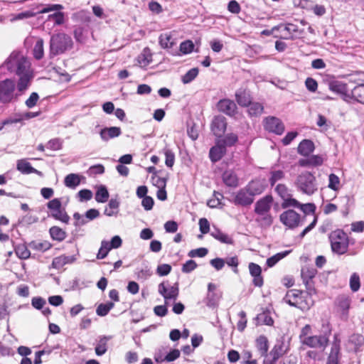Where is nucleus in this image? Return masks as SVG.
<instances>
[{
    "instance_id": "24",
    "label": "nucleus",
    "mask_w": 364,
    "mask_h": 364,
    "mask_svg": "<svg viewBox=\"0 0 364 364\" xmlns=\"http://www.w3.org/2000/svg\"><path fill=\"white\" fill-rule=\"evenodd\" d=\"M223 183L228 187L235 188L239 184L237 174L232 170H226L222 175Z\"/></svg>"
},
{
    "instance_id": "16",
    "label": "nucleus",
    "mask_w": 364,
    "mask_h": 364,
    "mask_svg": "<svg viewBox=\"0 0 364 364\" xmlns=\"http://www.w3.org/2000/svg\"><path fill=\"white\" fill-rule=\"evenodd\" d=\"M248 268L250 275L253 277L252 284L255 287H261L264 284L261 267L256 263L250 262Z\"/></svg>"
},
{
    "instance_id": "35",
    "label": "nucleus",
    "mask_w": 364,
    "mask_h": 364,
    "mask_svg": "<svg viewBox=\"0 0 364 364\" xmlns=\"http://www.w3.org/2000/svg\"><path fill=\"white\" fill-rule=\"evenodd\" d=\"M109 194L107 188L104 185H100L97 187L95 193V200L98 203H105L109 198Z\"/></svg>"
},
{
    "instance_id": "39",
    "label": "nucleus",
    "mask_w": 364,
    "mask_h": 364,
    "mask_svg": "<svg viewBox=\"0 0 364 364\" xmlns=\"http://www.w3.org/2000/svg\"><path fill=\"white\" fill-rule=\"evenodd\" d=\"M224 147L232 146L238 141V136L236 134L230 133L224 136L221 139L218 140Z\"/></svg>"
},
{
    "instance_id": "40",
    "label": "nucleus",
    "mask_w": 364,
    "mask_h": 364,
    "mask_svg": "<svg viewBox=\"0 0 364 364\" xmlns=\"http://www.w3.org/2000/svg\"><path fill=\"white\" fill-rule=\"evenodd\" d=\"M290 250H286L284 252H279L270 257H269L267 259L266 264L268 267H274L279 260L284 258L286 256H287Z\"/></svg>"
},
{
    "instance_id": "17",
    "label": "nucleus",
    "mask_w": 364,
    "mask_h": 364,
    "mask_svg": "<svg viewBox=\"0 0 364 364\" xmlns=\"http://www.w3.org/2000/svg\"><path fill=\"white\" fill-rule=\"evenodd\" d=\"M323 159L321 155H309L307 158L301 159L298 164L301 167H316L322 165Z\"/></svg>"
},
{
    "instance_id": "37",
    "label": "nucleus",
    "mask_w": 364,
    "mask_h": 364,
    "mask_svg": "<svg viewBox=\"0 0 364 364\" xmlns=\"http://www.w3.org/2000/svg\"><path fill=\"white\" fill-rule=\"evenodd\" d=\"M248 107L247 112L250 117H258L262 114L264 110L263 105L259 102H250Z\"/></svg>"
},
{
    "instance_id": "42",
    "label": "nucleus",
    "mask_w": 364,
    "mask_h": 364,
    "mask_svg": "<svg viewBox=\"0 0 364 364\" xmlns=\"http://www.w3.org/2000/svg\"><path fill=\"white\" fill-rule=\"evenodd\" d=\"M43 43H44V41L42 38L38 39L35 43V46H34V48L33 50V56L36 60H41L43 57V55H44Z\"/></svg>"
},
{
    "instance_id": "11",
    "label": "nucleus",
    "mask_w": 364,
    "mask_h": 364,
    "mask_svg": "<svg viewBox=\"0 0 364 364\" xmlns=\"http://www.w3.org/2000/svg\"><path fill=\"white\" fill-rule=\"evenodd\" d=\"M301 343L311 348H321L323 351L328 346L329 340H327L321 334L314 335L304 338Z\"/></svg>"
},
{
    "instance_id": "10",
    "label": "nucleus",
    "mask_w": 364,
    "mask_h": 364,
    "mask_svg": "<svg viewBox=\"0 0 364 364\" xmlns=\"http://www.w3.org/2000/svg\"><path fill=\"white\" fill-rule=\"evenodd\" d=\"M264 128L269 132L281 135L284 131V125L281 119L276 117H267L264 119Z\"/></svg>"
},
{
    "instance_id": "48",
    "label": "nucleus",
    "mask_w": 364,
    "mask_h": 364,
    "mask_svg": "<svg viewBox=\"0 0 364 364\" xmlns=\"http://www.w3.org/2000/svg\"><path fill=\"white\" fill-rule=\"evenodd\" d=\"M48 20L53 21L55 25H62L65 22V13L61 12L60 11H57L56 12L48 15Z\"/></svg>"
},
{
    "instance_id": "5",
    "label": "nucleus",
    "mask_w": 364,
    "mask_h": 364,
    "mask_svg": "<svg viewBox=\"0 0 364 364\" xmlns=\"http://www.w3.org/2000/svg\"><path fill=\"white\" fill-rule=\"evenodd\" d=\"M331 250L338 255L345 254L348 249L349 240L347 234L342 230L337 229L329 235Z\"/></svg>"
},
{
    "instance_id": "55",
    "label": "nucleus",
    "mask_w": 364,
    "mask_h": 364,
    "mask_svg": "<svg viewBox=\"0 0 364 364\" xmlns=\"http://www.w3.org/2000/svg\"><path fill=\"white\" fill-rule=\"evenodd\" d=\"M332 333V326L328 321H322L321 323V335L327 340H329Z\"/></svg>"
},
{
    "instance_id": "20",
    "label": "nucleus",
    "mask_w": 364,
    "mask_h": 364,
    "mask_svg": "<svg viewBox=\"0 0 364 364\" xmlns=\"http://www.w3.org/2000/svg\"><path fill=\"white\" fill-rule=\"evenodd\" d=\"M245 187L247 188V190L249 191L255 197V196L260 195L264 192L266 185L264 181L255 179L249 182Z\"/></svg>"
},
{
    "instance_id": "32",
    "label": "nucleus",
    "mask_w": 364,
    "mask_h": 364,
    "mask_svg": "<svg viewBox=\"0 0 364 364\" xmlns=\"http://www.w3.org/2000/svg\"><path fill=\"white\" fill-rule=\"evenodd\" d=\"M159 42L163 48H171L176 44L170 33H161L159 38Z\"/></svg>"
},
{
    "instance_id": "30",
    "label": "nucleus",
    "mask_w": 364,
    "mask_h": 364,
    "mask_svg": "<svg viewBox=\"0 0 364 364\" xmlns=\"http://www.w3.org/2000/svg\"><path fill=\"white\" fill-rule=\"evenodd\" d=\"M49 233L50 237L58 242L63 241L67 237L66 232L58 226L51 227L49 230Z\"/></svg>"
},
{
    "instance_id": "64",
    "label": "nucleus",
    "mask_w": 364,
    "mask_h": 364,
    "mask_svg": "<svg viewBox=\"0 0 364 364\" xmlns=\"http://www.w3.org/2000/svg\"><path fill=\"white\" fill-rule=\"evenodd\" d=\"M39 100V95L37 92H32L29 97L26 100L25 105L26 106L31 109L35 107Z\"/></svg>"
},
{
    "instance_id": "12",
    "label": "nucleus",
    "mask_w": 364,
    "mask_h": 364,
    "mask_svg": "<svg viewBox=\"0 0 364 364\" xmlns=\"http://www.w3.org/2000/svg\"><path fill=\"white\" fill-rule=\"evenodd\" d=\"M159 293L164 298L165 301L176 300L179 294L178 284L176 283L169 289L165 285V282H161L158 287Z\"/></svg>"
},
{
    "instance_id": "14",
    "label": "nucleus",
    "mask_w": 364,
    "mask_h": 364,
    "mask_svg": "<svg viewBox=\"0 0 364 364\" xmlns=\"http://www.w3.org/2000/svg\"><path fill=\"white\" fill-rule=\"evenodd\" d=\"M227 128V122L225 117L215 116L211 123V131L217 137H222Z\"/></svg>"
},
{
    "instance_id": "47",
    "label": "nucleus",
    "mask_w": 364,
    "mask_h": 364,
    "mask_svg": "<svg viewBox=\"0 0 364 364\" xmlns=\"http://www.w3.org/2000/svg\"><path fill=\"white\" fill-rule=\"evenodd\" d=\"M135 274L138 279L144 281L151 276L152 272L151 268L148 265H146L144 268H137L135 271Z\"/></svg>"
},
{
    "instance_id": "43",
    "label": "nucleus",
    "mask_w": 364,
    "mask_h": 364,
    "mask_svg": "<svg viewBox=\"0 0 364 364\" xmlns=\"http://www.w3.org/2000/svg\"><path fill=\"white\" fill-rule=\"evenodd\" d=\"M14 250L17 257L21 259H26L29 258L31 255V252L28 247L23 244L16 246Z\"/></svg>"
},
{
    "instance_id": "26",
    "label": "nucleus",
    "mask_w": 364,
    "mask_h": 364,
    "mask_svg": "<svg viewBox=\"0 0 364 364\" xmlns=\"http://www.w3.org/2000/svg\"><path fill=\"white\" fill-rule=\"evenodd\" d=\"M112 339L110 336H100L97 340L95 353L98 356L104 355L107 350V342Z\"/></svg>"
},
{
    "instance_id": "2",
    "label": "nucleus",
    "mask_w": 364,
    "mask_h": 364,
    "mask_svg": "<svg viewBox=\"0 0 364 364\" xmlns=\"http://www.w3.org/2000/svg\"><path fill=\"white\" fill-rule=\"evenodd\" d=\"M297 190L303 194L313 195L318 190V183L315 176L307 171L299 173L295 181Z\"/></svg>"
},
{
    "instance_id": "13",
    "label": "nucleus",
    "mask_w": 364,
    "mask_h": 364,
    "mask_svg": "<svg viewBox=\"0 0 364 364\" xmlns=\"http://www.w3.org/2000/svg\"><path fill=\"white\" fill-rule=\"evenodd\" d=\"M253 201L254 196L247 190L246 187L239 190L234 198V203L241 206H248L251 205Z\"/></svg>"
},
{
    "instance_id": "50",
    "label": "nucleus",
    "mask_w": 364,
    "mask_h": 364,
    "mask_svg": "<svg viewBox=\"0 0 364 364\" xmlns=\"http://www.w3.org/2000/svg\"><path fill=\"white\" fill-rule=\"evenodd\" d=\"M164 152L166 157L165 164L167 167L171 168L175 162V154L172 150L168 148H165Z\"/></svg>"
},
{
    "instance_id": "1",
    "label": "nucleus",
    "mask_w": 364,
    "mask_h": 364,
    "mask_svg": "<svg viewBox=\"0 0 364 364\" xmlns=\"http://www.w3.org/2000/svg\"><path fill=\"white\" fill-rule=\"evenodd\" d=\"M6 68L11 73L18 76L16 82L13 79L6 78L0 80V102L9 104L17 101L31 86L33 74L31 68V63L20 52L14 51L0 66V73Z\"/></svg>"
},
{
    "instance_id": "41",
    "label": "nucleus",
    "mask_w": 364,
    "mask_h": 364,
    "mask_svg": "<svg viewBox=\"0 0 364 364\" xmlns=\"http://www.w3.org/2000/svg\"><path fill=\"white\" fill-rule=\"evenodd\" d=\"M87 33V30L83 27H76L73 32L74 38L78 43H85L86 41Z\"/></svg>"
},
{
    "instance_id": "57",
    "label": "nucleus",
    "mask_w": 364,
    "mask_h": 364,
    "mask_svg": "<svg viewBox=\"0 0 364 364\" xmlns=\"http://www.w3.org/2000/svg\"><path fill=\"white\" fill-rule=\"evenodd\" d=\"M305 287H306V291H304V294L307 298L311 299V296L314 294H316V290L314 287V282L313 280L309 281H303Z\"/></svg>"
},
{
    "instance_id": "53",
    "label": "nucleus",
    "mask_w": 364,
    "mask_h": 364,
    "mask_svg": "<svg viewBox=\"0 0 364 364\" xmlns=\"http://www.w3.org/2000/svg\"><path fill=\"white\" fill-rule=\"evenodd\" d=\"M110 250V247H108V241L102 240L100 248L97 254V258L99 259L105 258Z\"/></svg>"
},
{
    "instance_id": "29",
    "label": "nucleus",
    "mask_w": 364,
    "mask_h": 364,
    "mask_svg": "<svg viewBox=\"0 0 364 364\" xmlns=\"http://www.w3.org/2000/svg\"><path fill=\"white\" fill-rule=\"evenodd\" d=\"M74 260L73 256L61 255L53 259L52 266L53 268L59 269L66 264L72 263Z\"/></svg>"
},
{
    "instance_id": "61",
    "label": "nucleus",
    "mask_w": 364,
    "mask_h": 364,
    "mask_svg": "<svg viewBox=\"0 0 364 364\" xmlns=\"http://www.w3.org/2000/svg\"><path fill=\"white\" fill-rule=\"evenodd\" d=\"M208 253V250L205 247H200L198 249L191 250L188 256L190 257H203Z\"/></svg>"
},
{
    "instance_id": "44",
    "label": "nucleus",
    "mask_w": 364,
    "mask_h": 364,
    "mask_svg": "<svg viewBox=\"0 0 364 364\" xmlns=\"http://www.w3.org/2000/svg\"><path fill=\"white\" fill-rule=\"evenodd\" d=\"M29 247L35 250L45 252L52 247L51 244L48 241L36 242L32 241L29 243Z\"/></svg>"
},
{
    "instance_id": "7",
    "label": "nucleus",
    "mask_w": 364,
    "mask_h": 364,
    "mask_svg": "<svg viewBox=\"0 0 364 364\" xmlns=\"http://www.w3.org/2000/svg\"><path fill=\"white\" fill-rule=\"evenodd\" d=\"M273 198L271 195H267L258 200L255 205V213L258 215H263V219L269 224L272 223V218L269 212L272 207Z\"/></svg>"
},
{
    "instance_id": "60",
    "label": "nucleus",
    "mask_w": 364,
    "mask_h": 364,
    "mask_svg": "<svg viewBox=\"0 0 364 364\" xmlns=\"http://www.w3.org/2000/svg\"><path fill=\"white\" fill-rule=\"evenodd\" d=\"M360 287V277L356 273H353L350 278V287L353 292H355L358 291Z\"/></svg>"
},
{
    "instance_id": "34",
    "label": "nucleus",
    "mask_w": 364,
    "mask_h": 364,
    "mask_svg": "<svg viewBox=\"0 0 364 364\" xmlns=\"http://www.w3.org/2000/svg\"><path fill=\"white\" fill-rule=\"evenodd\" d=\"M284 343L283 341L277 342L270 351L269 355L272 356L274 360H277L281 356L287 353V350H284Z\"/></svg>"
},
{
    "instance_id": "31",
    "label": "nucleus",
    "mask_w": 364,
    "mask_h": 364,
    "mask_svg": "<svg viewBox=\"0 0 364 364\" xmlns=\"http://www.w3.org/2000/svg\"><path fill=\"white\" fill-rule=\"evenodd\" d=\"M256 346L262 356H267L269 343L266 336H259L256 340Z\"/></svg>"
},
{
    "instance_id": "4",
    "label": "nucleus",
    "mask_w": 364,
    "mask_h": 364,
    "mask_svg": "<svg viewBox=\"0 0 364 364\" xmlns=\"http://www.w3.org/2000/svg\"><path fill=\"white\" fill-rule=\"evenodd\" d=\"M283 301L289 305L301 310L309 309L314 305V301L311 299L307 298L304 294V291L298 289L287 291Z\"/></svg>"
},
{
    "instance_id": "8",
    "label": "nucleus",
    "mask_w": 364,
    "mask_h": 364,
    "mask_svg": "<svg viewBox=\"0 0 364 364\" xmlns=\"http://www.w3.org/2000/svg\"><path fill=\"white\" fill-rule=\"evenodd\" d=\"M280 221L289 229H294L301 225V216L294 210H287L279 216Z\"/></svg>"
},
{
    "instance_id": "49",
    "label": "nucleus",
    "mask_w": 364,
    "mask_h": 364,
    "mask_svg": "<svg viewBox=\"0 0 364 364\" xmlns=\"http://www.w3.org/2000/svg\"><path fill=\"white\" fill-rule=\"evenodd\" d=\"M198 68H193L189 70L184 75L182 76V82L184 84H188L191 82L198 75Z\"/></svg>"
},
{
    "instance_id": "6",
    "label": "nucleus",
    "mask_w": 364,
    "mask_h": 364,
    "mask_svg": "<svg viewBox=\"0 0 364 364\" xmlns=\"http://www.w3.org/2000/svg\"><path fill=\"white\" fill-rule=\"evenodd\" d=\"M47 208L49 210L48 215L68 224L70 221V216L66 213L65 208L62 206L60 198H53L48 202Z\"/></svg>"
},
{
    "instance_id": "52",
    "label": "nucleus",
    "mask_w": 364,
    "mask_h": 364,
    "mask_svg": "<svg viewBox=\"0 0 364 364\" xmlns=\"http://www.w3.org/2000/svg\"><path fill=\"white\" fill-rule=\"evenodd\" d=\"M281 205L282 208L284 209L290 207L298 208L299 205H300V202H299L295 198H293L291 194L289 196L287 197L283 200V202L282 203Z\"/></svg>"
},
{
    "instance_id": "9",
    "label": "nucleus",
    "mask_w": 364,
    "mask_h": 364,
    "mask_svg": "<svg viewBox=\"0 0 364 364\" xmlns=\"http://www.w3.org/2000/svg\"><path fill=\"white\" fill-rule=\"evenodd\" d=\"M221 296L222 294L217 290V286L213 283H209L208 284V292L203 299V303L209 308H215L218 306Z\"/></svg>"
},
{
    "instance_id": "23",
    "label": "nucleus",
    "mask_w": 364,
    "mask_h": 364,
    "mask_svg": "<svg viewBox=\"0 0 364 364\" xmlns=\"http://www.w3.org/2000/svg\"><path fill=\"white\" fill-rule=\"evenodd\" d=\"M315 146L314 142L310 139H303L298 146L297 152L304 156H309L314 152Z\"/></svg>"
},
{
    "instance_id": "25",
    "label": "nucleus",
    "mask_w": 364,
    "mask_h": 364,
    "mask_svg": "<svg viewBox=\"0 0 364 364\" xmlns=\"http://www.w3.org/2000/svg\"><path fill=\"white\" fill-rule=\"evenodd\" d=\"M250 91L245 89H239L235 92V100L241 107H247L251 102Z\"/></svg>"
},
{
    "instance_id": "21",
    "label": "nucleus",
    "mask_w": 364,
    "mask_h": 364,
    "mask_svg": "<svg viewBox=\"0 0 364 364\" xmlns=\"http://www.w3.org/2000/svg\"><path fill=\"white\" fill-rule=\"evenodd\" d=\"M328 89L337 94L346 95L347 92V85L346 83L331 77L327 80Z\"/></svg>"
},
{
    "instance_id": "62",
    "label": "nucleus",
    "mask_w": 364,
    "mask_h": 364,
    "mask_svg": "<svg viewBox=\"0 0 364 364\" xmlns=\"http://www.w3.org/2000/svg\"><path fill=\"white\" fill-rule=\"evenodd\" d=\"M238 316L240 319L237 323V328L239 331L242 332L245 330L247 326L246 314L244 311H241L239 312Z\"/></svg>"
},
{
    "instance_id": "3",
    "label": "nucleus",
    "mask_w": 364,
    "mask_h": 364,
    "mask_svg": "<svg viewBox=\"0 0 364 364\" xmlns=\"http://www.w3.org/2000/svg\"><path fill=\"white\" fill-rule=\"evenodd\" d=\"M73 44L71 37L64 33L53 35L50 41V57L63 54L66 50L71 49Z\"/></svg>"
},
{
    "instance_id": "59",
    "label": "nucleus",
    "mask_w": 364,
    "mask_h": 364,
    "mask_svg": "<svg viewBox=\"0 0 364 364\" xmlns=\"http://www.w3.org/2000/svg\"><path fill=\"white\" fill-rule=\"evenodd\" d=\"M193 49L194 44L190 40L183 41L180 45V50L183 54L191 53L193 50Z\"/></svg>"
},
{
    "instance_id": "56",
    "label": "nucleus",
    "mask_w": 364,
    "mask_h": 364,
    "mask_svg": "<svg viewBox=\"0 0 364 364\" xmlns=\"http://www.w3.org/2000/svg\"><path fill=\"white\" fill-rule=\"evenodd\" d=\"M46 146L53 151L60 150L63 147V141L58 138L52 139L48 141Z\"/></svg>"
},
{
    "instance_id": "33",
    "label": "nucleus",
    "mask_w": 364,
    "mask_h": 364,
    "mask_svg": "<svg viewBox=\"0 0 364 364\" xmlns=\"http://www.w3.org/2000/svg\"><path fill=\"white\" fill-rule=\"evenodd\" d=\"M80 183V176L77 173H70L64 179V184L70 188H75Z\"/></svg>"
},
{
    "instance_id": "15",
    "label": "nucleus",
    "mask_w": 364,
    "mask_h": 364,
    "mask_svg": "<svg viewBox=\"0 0 364 364\" xmlns=\"http://www.w3.org/2000/svg\"><path fill=\"white\" fill-rule=\"evenodd\" d=\"M217 109L228 116L232 117L237 113V105L230 99L220 100L217 103Z\"/></svg>"
},
{
    "instance_id": "46",
    "label": "nucleus",
    "mask_w": 364,
    "mask_h": 364,
    "mask_svg": "<svg viewBox=\"0 0 364 364\" xmlns=\"http://www.w3.org/2000/svg\"><path fill=\"white\" fill-rule=\"evenodd\" d=\"M317 274V270L314 267H303L301 276L303 281L313 280Z\"/></svg>"
},
{
    "instance_id": "36",
    "label": "nucleus",
    "mask_w": 364,
    "mask_h": 364,
    "mask_svg": "<svg viewBox=\"0 0 364 364\" xmlns=\"http://www.w3.org/2000/svg\"><path fill=\"white\" fill-rule=\"evenodd\" d=\"M352 98L358 102L364 104V84H359L351 90Z\"/></svg>"
},
{
    "instance_id": "18",
    "label": "nucleus",
    "mask_w": 364,
    "mask_h": 364,
    "mask_svg": "<svg viewBox=\"0 0 364 364\" xmlns=\"http://www.w3.org/2000/svg\"><path fill=\"white\" fill-rule=\"evenodd\" d=\"M226 153V148L218 141L215 146L210 148L209 151V158L213 163L219 161Z\"/></svg>"
},
{
    "instance_id": "45",
    "label": "nucleus",
    "mask_w": 364,
    "mask_h": 364,
    "mask_svg": "<svg viewBox=\"0 0 364 364\" xmlns=\"http://www.w3.org/2000/svg\"><path fill=\"white\" fill-rule=\"evenodd\" d=\"M114 304L113 302L109 301L106 304H100L96 309V314L99 316H105L108 314L109 311L113 309Z\"/></svg>"
},
{
    "instance_id": "27",
    "label": "nucleus",
    "mask_w": 364,
    "mask_h": 364,
    "mask_svg": "<svg viewBox=\"0 0 364 364\" xmlns=\"http://www.w3.org/2000/svg\"><path fill=\"white\" fill-rule=\"evenodd\" d=\"M16 168L23 174L37 173L40 175L41 171L34 168L31 164L25 159L17 161Z\"/></svg>"
},
{
    "instance_id": "38",
    "label": "nucleus",
    "mask_w": 364,
    "mask_h": 364,
    "mask_svg": "<svg viewBox=\"0 0 364 364\" xmlns=\"http://www.w3.org/2000/svg\"><path fill=\"white\" fill-rule=\"evenodd\" d=\"M256 319L257 323L261 325L272 326L274 323V320L268 311L259 314Z\"/></svg>"
},
{
    "instance_id": "51",
    "label": "nucleus",
    "mask_w": 364,
    "mask_h": 364,
    "mask_svg": "<svg viewBox=\"0 0 364 364\" xmlns=\"http://www.w3.org/2000/svg\"><path fill=\"white\" fill-rule=\"evenodd\" d=\"M284 178V172L282 170L272 171L270 172V178L269 179L271 186H274L275 183Z\"/></svg>"
},
{
    "instance_id": "63",
    "label": "nucleus",
    "mask_w": 364,
    "mask_h": 364,
    "mask_svg": "<svg viewBox=\"0 0 364 364\" xmlns=\"http://www.w3.org/2000/svg\"><path fill=\"white\" fill-rule=\"evenodd\" d=\"M339 183L340 179L338 176L334 173H331L328 176V188L333 191H337L339 188Z\"/></svg>"
},
{
    "instance_id": "28",
    "label": "nucleus",
    "mask_w": 364,
    "mask_h": 364,
    "mask_svg": "<svg viewBox=\"0 0 364 364\" xmlns=\"http://www.w3.org/2000/svg\"><path fill=\"white\" fill-rule=\"evenodd\" d=\"M210 235L221 243L232 245L234 242L231 237L224 233L216 227H213V230L210 231Z\"/></svg>"
},
{
    "instance_id": "58",
    "label": "nucleus",
    "mask_w": 364,
    "mask_h": 364,
    "mask_svg": "<svg viewBox=\"0 0 364 364\" xmlns=\"http://www.w3.org/2000/svg\"><path fill=\"white\" fill-rule=\"evenodd\" d=\"M275 191L282 198V200L291 195L290 191L284 185L279 183L275 188Z\"/></svg>"
},
{
    "instance_id": "22",
    "label": "nucleus",
    "mask_w": 364,
    "mask_h": 364,
    "mask_svg": "<svg viewBox=\"0 0 364 364\" xmlns=\"http://www.w3.org/2000/svg\"><path fill=\"white\" fill-rule=\"evenodd\" d=\"M335 304L343 316H348L350 306V299L348 296L344 294L338 296L335 300Z\"/></svg>"
},
{
    "instance_id": "54",
    "label": "nucleus",
    "mask_w": 364,
    "mask_h": 364,
    "mask_svg": "<svg viewBox=\"0 0 364 364\" xmlns=\"http://www.w3.org/2000/svg\"><path fill=\"white\" fill-rule=\"evenodd\" d=\"M105 173V167L102 164H96L91 166L87 171L89 176H95L96 175H101Z\"/></svg>"
},
{
    "instance_id": "19",
    "label": "nucleus",
    "mask_w": 364,
    "mask_h": 364,
    "mask_svg": "<svg viewBox=\"0 0 364 364\" xmlns=\"http://www.w3.org/2000/svg\"><path fill=\"white\" fill-rule=\"evenodd\" d=\"M121 134V128L118 127H105L100 132V138L104 141H108L111 139L118 137Z\"/></svg>"
}]
</instances>
